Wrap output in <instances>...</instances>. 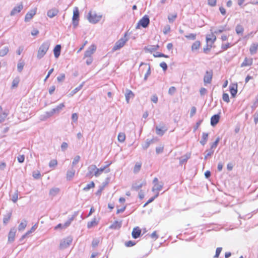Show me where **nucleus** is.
Instances as JSON below:
<instances>
[{
  "label": "nucleus",
  "instance_id": "1",
  "mask_svg": "<svg viewBox=\"0 0 258 258\" xmlns=\"http://www.w3.org/2000/svg\"><path fill=\"white\" fill-rule=\"evenodd\" d=\"M50 46V43L48 41H46L43 43L39 48L37 53L38 59H41L47 52Z\"/></svg>",
  "mask_w": 258,
  "mask_h": 258
},
{
  "label": "nucleus",
  "instance_id": "2",
  "mask_svg": "<svg viewBox=\"0 0 258 258\" xmlns=\"http://www.w3.org/2000/svg\"><path fill=\"white\" fill-rule=\"evenodd\" d=\"M150 23V19L148 15H145L138 22L136 26V29L140 28V26L146 28H147Z\"/></svg>",
  "mask_w": 258,
  "mask_h": 258
},
{
  "label": "nucleus",
  "instance_id": "3",
  "mask_svg": "<svg viewBox=\"0 0 258 258\" xmlns=\"http://www.w3.org/2000/svg\"><path fill=\"white\" fill-rule=\"evenodd\" d=\"M127 39L125 38V35L123 38H120L119 40H118L114 45L112 48V51H115L118 49H120L122 48L127 41Z\"/></svg>",
  "mask_w": 258,
  "mask_h": 258
},
{
  "label": "nucleus",
  "instance_id": "4",
  "mask_svg": "<svg viewBox=\"0 0 258 258\" xmlns=\"http://www.w3.org/2000/svg\"><path fill=\"white\" fill-rule=\"evenodd\" d=\"M73 238L71 236L67 237L61 240L59 244L60 249H66L72 243Z\"/></svg>",
  "mask_w": 258,
  "mask_h": 258
},
{
  "label": "nucleus",
  "instance_id": "5",
  "mask_svg": "<svg viewBox=\"0 0 258 258\" xmlns=\"http://www.w3.org/2000/svg\"><path fill=\"white\" fill-rule=\"evenodd\" d=\"M79 20V12L78 8L75 7L73 11V16L72 18L73 25L74 28L78 25Z\"/></svg>",
  "mask_w": 258,
  "mask_h": 258
},
{
  "label": "nucleus",
  "instance_id": "6",
  "mask_svg": "<svg viewBox=\"0 0 258 258\" xmlns=\"http://www.w3.org/2000/svg\"><path fill=\"white\" fill-rule=\"evenodd\" d=\"M111 164V162H110L106 165L100 167V168H97L96 172L95 173V176L96 177H98L100 174L102 173L103 171H104V172L106 173L109 172L110 169L108 168V167Z\"/></svg>",
  "mask_w": 258,
  "mask_h": 258
},
{
  "label": "nucleus",
  "instance_id": "7",
  "mask_svg": "<svg viewBox=\"0 0 258 258\" xmlns=\"http://www.w3.org/2000/svg\"><path fill=\"white\" fill-rule=\"evenodd\" d=\"M101 18V16H98L95 13L92 14L91 12L88 14V19L89 21L93 24L98 22Z\"/></svg>",
  "mask_w": 258,
  "mask_h": 258
},
{
  "label": "nucleus",
  "instance_id": "8",
  "mask_svg": "<svg viewBox=\"0 0 258 258\" xmlns=\"http://www.w3.org/2000/svg\"><path fill=\"white\" fill-rule=\"evenodd\" d=\"M88 172L86 176L89 178H91L93 176H95V173L96 172L97 167L95 165H90L87 168Z\"/></svg>",
  "mask_w": 258,
  "mask_h": 258
},
{
  "label": "nucleus",
  "instance_id": "9",
  "mask_svg": "<svg viewBox=\"0 0 258 258\" xmlns=\"http://www.w3.org/2000/svg\"><path fill=\"white\" fill-rule=\"evenodd\" d=\"M17 230L15 227L11 228L9 234H8V241L9 243H12L14 241L15 239V235Z\"/></svg>",
  "mask_w": 258,
  "mask_h": 258
},
{
  "label": "nucleus",
  "instance_id": "10",
  "mask_svg": "<svg viewBox=\"0 0 258 258\" xmlns=\"http://www.w3.org/2000/svg\"><path fill=\"white\" fill-rule=\"evenodd\" d=\"M213 72L212 71H206V74L204 77V82L205 84L211 83L212 79Z\"/></svg>",
  "mask_w": 258,
  "mask_h": 258
},
{
  "label": "nucleus",
  "instance_id": "11",
  "mask_svg": "<svg viewBox=\"0 0 258 258\" xmlns=\"http://www.w3.org/2000/svg\"><path fill=\"white\" fill-rule=\"evenodd\" d=\"M23 8L22 3L19 4L17 6L15 7L10 13V15L13 16L16 14L20 13Z\"/></svg>",
  "mask_w": 258,
  "mask_h": 258
},
{
  "label": "nucleus",
  "instance_id": "12",
  "mask_svg": "<svg viewBox=\"0 0 258 258\" xmlns=\"http://www.w3.org/2000/svg\"><path fill=\"white\" fill-rule=\"evenodd\" d=\"M36 9H35L34 10H31L28 12L25 15V21L29 22L36 14Z\"/></svg>",
  "mask_w": 258,
  "mask_h": 258
},
{
  "label": "nucleus",
  "instance_id": "13",
  "mask_svg": "<svg viewBox=\"0 0 258 258\" xmlns=\"http://www.w3.org/2000/svg\"><path fill=\"white\" fill-rule=\"evenodd\" d=\"M96 50V46L92 45L90 46L87 50L85 51L84 53V57H91V55Z\"/></svg>",
  "mask_w": 258,
  "mask_h": 258
},
{
  "label": "nucleus",
  "instance_id": "14",
  "mask_svg": "<svg viewBox=\"0 0 258 258\" xmlns=\"http://www.w3.org/2000/svg\"><path fill=\"white\" fill-rule=\"evenodd\" d=\"M146 184V182L145 181H143L142 182H136L134 183L132 187V189L135 190H138L140 188H141L143 186L145 185Z\"/></svg>",
  "mask_w": 258,
  "mask_h": 258
},
{
  "label": "nucleus",
  "instance_id": "15",
  "mask_svg": "<svg viewBox=\"0 0 258 258\" xmlns=\"http://www.w3.org/2000/svg\"><path fill=\"white\" fill-rule=\"evenodd\" d=\"M59 12V11L56 8H52L47 11V16L50 18H52L56 16Z\"/></svg>",
  "mask_w": 258,
  "mask_h": 258
},
{
  "label": "nucleus",
  "instance_id": "16",
  "mask_svg": "<svg viewBox=\"0 0 258 258\" xmlns=\"http://www.w3.org/2000/svg\"><path fill=\"white\" fill-rule=\"evenodd\" d=\"M141 230L140 229L139 227H137L133 229L132 235L134 238L137 239L140 237V236L141 235Z\"/></svg>",
  "mask_w": 258,
  "mask_h": 258
},
{
  "label": "nucleus",
  "instance_id": "17",
  "mask_svg": "<svg viewBox=\"0 0 258 258\" xmlns=\"http://www.w3.org/2000/svg\"><path fill=\"white\" fill-rule=\"evenodd\" d=\"M216 40V37L214 34L207 35L206 36L207 43H210L212 45Z\"/></svg>",
  "mask_w": 258,
  "mask_h": 258
},
{
  "label": "nucleus",
  "instance_id": "18",
  "mask_svg": "<svg viewBox=\"0 0 258 258\" xmlns=\"http://www.w3.org/2000/svg\"><path fill=\"white\" fill-rule=\"evenodd\" d=\"M220 119V115L218 114H215L212 116L211 118V124L212 126H214L219 122Z\"/></svg>",
  "mask_w": 258,
  "mask_h": 258
},
{
  "label": "nucleus",
  "instance_id": "19",
  "mask_svg": "<svg viewBox=\"0 0 258 258\" xmlns=\"http://www.w3.org/2000/svg\"><path fill=\"white\" fill-rule=\"evenodd\" d=\"M190 157V153H186V154L184 155L183 156H181L179 158V164L180 165H182L184 163H186L188 159H189Z\"/></svg>",
  "mask_w": 258,
  "mask_h": 258
},
{
  "label": "nucleus",
  "instance_id": "20",
  "mask_svg": "<svg viewBox=\"0 0 258 258\" xmlns=\"http://www.w3.org/2000/svg\"><path fill=\"white\" fill-rule=\"evenodd\" d=\"M53 113L51 110L49 111H46L44 113V114L41 115L40 117V119L41 120H45L47 118L50 117L53 115Z\"/></svg>",
  "mask_w": 258,
  "mask_h": 258
},
{
  "label": "nucleus",
  "instance_id": "21",
  "mask_svg": "<svg viewBox=\"0 0 258 258\" xmlns=\"http://www.w3.org/2000/svg\"><path fill=\"white\" fill-rule=\"evenodd\" d=\"M253 59L252 58H248L245 57L243 62L241 64V67H244L246 66H250L252 64Z\"/></svg>",
  "mask_w": 258,
  "mask_h": 258
},
{
  "label": "nucleus",
  "instance_id": "22",
  "mask_svg": "<svg viewBox=\"0 0 258 258\" xmlns=\"http://www.w3.org/2000/svg\"><path fill=\"white\" fill-rule=\"evenodd\" d=\"M28 222L26 219H23L18 226V229L19 231H23L27 226Z\"/></svg>",
  "mask_w": 258,
  "mask_h": 258
},
{
  "label": "nucleus",
  "instance_id": "23",
  "mask_svg": "<svg viewBox=\"0 0 258 258\" xmlns=\"http://www.w3.org/2000/svg\"><path fill=\"white\" fill-rule=\"evenodd\" d=\"M64 104L63 103H60L58 106H57L55 108H53L51 110L53 112V114H58L59 113L62 109L64 107Z\"/></svg>",
  "mask_w": 258,
  "mask_h": 258
},
{
  "label": "nucleus",
  "instance_id": "24",
  "mask_svg": "<svg viewBox=\"0 0 258 258\" xmlns=\"http://www.w3.org/2000/svg\"><path fill=\"white\" fill-rule=\"evenodd\" d=\"M258 48V43H252L249 48V52L251 54H255Z\"/></svg>",
  "mask_w": 258,
  "mask_h": 258
},
{
  "label": "nucleus",
  "instance_id": "25",
  "mask_svg": "<svg viewBox=\"0 0 258 258\" xmlns=\"http://www.w3.org/2000/svg\"><path fill=\"white\" fill-rule=\"evenodd\" d=\"M75 174V170L73 169V168L71 170H68L67 172V179L68 180H71L74 176Z\"/></svg>",
  "mask_w": 258,
  "mask_h": 258
},
{
  "label": "nucleus",
  "instance_id": "26",
  "mask_svg": "<svg viewBox=\"0 0 258 258\" xmlns=\"http://www.w3.org/2000/svg\"><path fill=\"white\" fill-rule=\"evenodd\" d=\"M121 221L119 222L117 221H115L109 226V228L113 229H118L121 227Z\"/></svg>",
  "mask_w": 258,
  "mask_h": 258
},
{
  "label": "nucleus",
  "instance_id": "27",
  "mask_svg": "<svg viewBox=\"0 0 258 258\" xmlns=\"http://www.w3.org/2000/svg\"><path fill=\"white\" fill-rule=\"evenodd\" d=\"M77 212H75L73 215L71 217H70L68 221H67L63 225V227L66 228L68 227L71 223V222L74 220L75 218L77 216Z\"/></svg>",
  "mask_w": 258,
  "mask_h": 258
},
{
  "label": "nucleus",
  "instance_id": "28",
  "mask_svg": "<svg viewBox=\"0 0 258 258\" xmlns=\"http://www.w3.org/2000/svg\"><path fill=\"white\" fill-rule=\"evenodd\" d=\"M61 51V45L59 44L56 45L53 49L54 56L56 58L58 57L60 55Z\"/></svg>",
  "mask_w": 258,
  "mask_h": 258
},
{
  "label": "nucleus",
  "instance_id": "29",
  "mask_svg": "<svg viewBox=\"0 0 258 258\" xmlns=\"http://www.w3.org/2000/svg\"><path fill=\"white\" fill-rule=\"evenodd\" d=\"M60 189L58 187H53L50 189L49 195L52 197L56 196L59 192Z\"/></svg>",
  "mask_w": 258,
  "mask_h": 258
},
{
  "label": "nucleus",
  "instance_id": "30",
  "mask_svg": "<svg viewBox=\"0 0 258 258\" xmlns=\"http://www.w3.org/2000/svg\"><path fill=\"white\" fill-rule=\"evenodd\" d=\"M230 92L231 96L234 97L237 92V84H233L232 86H230Z\"/></svg>",
  "mask_w": 258,
  "mask_h": 258
},
{
  "label": "nucleus",
  "instance_id": "31",
  "mask_svg": "<svg viewBox=\"0 0 258 258\" xmlns=\"http://www.w3.org/2000/svg\"><path fill=\"white\" fill-rule=\"evenodd\" d=\"M208 136L209 134L208 133H202V139L200 141V143L201 144V145L204 146L207 143L208 139Z\"/></svg>",
  "mask_w": 258,
  "mask_h": 258
},
{
  "label": "nucleus",
  "instance_id": "32",
  "mask_svg": "<svg viewBox=\"0 0 258 258\" xmlns=\"http://www.w3.org/2000/svg\"><path fill=\"white\" fill-rule=\"evenodd\" d=\"M125 100H126L127 103H128L130 98L134 97V94L131 90H127L125 94Z\"/></svg>",
  "mask_w": 258,
  "mask_h": 258
},
{
  "label": "nucleus",
  "instance_id": "33",
  "mask_svg": "<svg viewBox=\"0 0 258 258\" xmlns=\"http://www.w3.org/2000/svg\"><path fill=\"white\" fill-rule=\"evenodd\" d=\"M163 186V183L155 184V185H154V186L152 188V191L153 192L157 191V193L162 189Z\"/></svg>",
  "mask_w": 258,
  "mask_h": 258
},
{
  "label": "nucleus",
  "instance_id": "34",
  "mask_svg": "<svg viewBox=\"0 0 258 258\" xmlns=\"http://www.w3.org/2000/svg\"><path fill=\"white\" fill-rule=\"evenodd\" d=\"M201 46V42L200 41H195L191 46V50L195 51L198 50Z\"/></svg>",
  "mask_w": 258,
  "mask_h": 258
},
{
  "label": "nucleus",
  "instance_id": "35",
  "mask_svg": "<svg viewBox=\"0 0 258 258\" xmlns=\"http://www.w3.org/2000/svg\"><path fill=\"white\" fill-rule=\"evenodd\" d=\"M83 85H84V83H82L78 87H76L73 90H72L71 91V92L70 93V95L71 96H73L74 94H75L77 92H78L79 91H80L82 88Z\"/></svg>",
  "mask_w": 258,
  "mask_h": 258
},
{
  "label": "nucleus",
  "instance_id": "36",
  "mask_svg": "<svg viewBox=\"0 0 258 258\" xmlns=\"http://www.w3.org/2000/svg\"><path fill=\"white\" fill-rule=\"evenodd\" d=\"M118 142L123 143L125 140V135L124 133H119L117 136Z\"/></svg>",
  "mask_w": 258,
  "mask_h": 258
},
{
  "label": "nucleus",
  "instance_id": "37",
  "mask_svg": "<svg viewBox=\"0 0 258 258\" xmlns=\"http://www.w3.org/2000/svg\"><path fill=\"white\" fill-rule=\"evenodd\" d=\"M235 31L238 35L242 34L244 31L243 27L240 25H237L235 28Z\"/></svg>",
  "mask_w": 258,
  "mask_h": 258
},
{
  "label": "nucleus",
  "instance_id": "38",
  "mask_svg": "<svg viewBox=\"0 0 258 258\" xmlns=\"http://www.w3.org/2000/svg\"><path fill=\"white\" fill-rule=\"evenodd\" d=\"M9 47L8 46L4 47L3 48L0 50V56H5L9 52Z\"/></svg>",
  "mask_w": 258,
  "mask_h": 258
},
{
  "label": "nucleus",
  "instance_id": "39",
  "mask_svg": "<svg viewBox=\"0 0 258 258\" xmlns=\"http://www.w3.org/2000/svg\"><path fill=\"white\" fill-rule=\"evenodd\" d=\"M25 63L21 60H19L17 64V70L19 72H21L23 69Z\"/></svg>",
  "mask_w": 258,
  "mask_h": 258
},
{
  "label": "nucleus",
  "instance_id": "40",
  "mask_svg": "<svg viewBox=\"0 0 258 258\" xmlns=\"http://www.w3.org/2000/svg\"><path fill=\"white\" fill-rule=\"evenodd\" d=\"M177 15L176 13L173 14H170L168 16V19L170 23H173L175 19L177 18Z\"/></svg>",
  "mask_w": 258,
  "mask_h": 258
},
{
  "label": "nucleus",
  "instance_id": "41",
  "mask_svg": "<svg viewBox=\"0 0 258 258\" xmlns=\"http://www.w3.org/2000/svg\"><path fill=\"white\" fill-rule=\"evenodd\" d=\"M94 186H95V184H94V182L91 181V182H90L89 183L87 184V185L85 187H84L83 190L84 191H88L91 188L94 187Z\"/></svg>",
  "mask_w": 258,
  "mask_h": 258
},
{
  "label": "nucleus",
  "instance_id": "42",
  "mask_svg": "<svg viewBox=\"0 0 258 258\" xmlns=\"http://www.w3.org/2000/svg\"><path fill=\"white\" fill-rule=\"evenodd\" d=\"M153 141L152 140H149V139H147L145 144H144L143 145H142V147H143V148L144 149V150H146L147 149L150 145L151 143H152Z\"/></svg>",
  "mask_w": 258,
  "mask_h": 258
},
{
  "label": "nucleus",
  "instance_id": "43",
  "mask_svg": "<svg viewBox=\"0 0 258 258\" xmlns=\"http://www.w3.org/2000/svg\"><path fill=\"white\" fill-rule=\"evenodd\" d=\"M159 45H150L148 47V50L151 52H152L153 51H155L157 50L159 48Z\"/></svg>",
  "mask_w": 258,
  "mask_h": 258
},
{
  "label": "nucleus",
  "instance_id": "44",
  "mask_svg": "<svg viewBox=\"0 0 258 258\" xmlns=\"http://www.w3.org/2000/svg\"><path fill=\"white\" fill-rule=\"evenodd\" d=\"M97 222L96 221V218H94L92 221H89L87 223L88 228H92L94 225H96Z\"/></svg>",
  "mask_w": 258,
  "mask_h": 258
},
{
  "label": "nucleus",
  "instance_id": "45",
  "mask_svg": "<svg viewBox=\"0 0 258 258\" xmlns=\"http://www.w3.org/2000/svg\"><path fill=\"white\" fill-rule=\"evenodd\" d=\"M212 47V45L210 43H207V45L203 48V51L205 53H208Z\"/></svg>",
  "mask_w": 258,
  "mask_h": 258
},
{
  "label": "nucleus",
  "instance_id": "46",
  "mask_svg": "<svg viewBox=\"0 0 258 258\" xmlns=\"http://www.w3.org/2000/svg\"><path fill=\"white\" fill-rule=\"evenodd\" d=\"M141 165H142L141 163L137 162L134 167V172L135 173L138 172L141 169Z\"/></svg>",
  "mask_w": 258,
  "mask_h": 258
},
{
  "label": "nucleus",
  "instance_id": "47",
  "mask_svg": "<svg viewBox=\"0 0 258 258\" xmlns=\"http://www.w3.org/2000/svg\"><path fill=\"white\" fill-rule=\"evenodd\" d=\"M57 165V161L56 159L51 160L49 163L50 168H54Z\"/></svg>",
  "mask_w": 258,
  "mask_h": 258
},
{
  "label": "nucleus",
  "instance_id": "48",
  "mask_svg": "<svg viewBox=\"0 0 258 258\" xmlns=\"http://www.w3.org/2000/svg\"><path fill=\"white\" fill-rule=\"evenodd\" d=\"M158 196L159 192H157L155 196L150 198L149 200L145 204V205H144V207H146L149 203L152 202L156 198L158 197Z\"/></svg>",
  "mask_w": 258,
  "mask_h": 258
},
{
  "label": "nucleus",
  "instance_id": "49",
  "mask_svg": "<svg viewBox=\"0 0 258 258\" xmlns=\"http://www.w3.org/2000/svg\"><path fill=\"white\" fill-rule=\"evenodd\" d=\"M153 56L155 57H168L169 56L166 54H164L162 53L159 52H156L153 54Z\"/></svg>",
  "mask_w": 258,
  "mask_h": 258
},
{
  "label": "nucleus",
  "instance_id": "50",
  "mask_svg": "<svg viewBox=\"0 0 258 258\" xmlns=\"http://www.w3.org/2000/svg\"><path fill=\"white\" fill-rule=\"evenodd\" d=\"M220 141V138L218 137L216 141L212 144L210 149L214 150L217 146L218 144Z\"/></svg>",
  "mask_w": 258,
  "mask_h": 258
},
{
  "label": "nucleus",
  "instance_id": "51",
  "mask_svg": "<svg viewBox=\"0 0 258 258\" xmlns=\"http://www.w3.org/2000/svg\"><path fill=\"white\" fill-rule=\"evenodd\" d=\"M100 240L98 238H94L92 240V246L93 247H97L99 243Z\"/></svg>",
  "mask_w": 258,
  "mask_h": 258
},
{
  "label": "nucleus",
  "instance_id": "52",
  "mask_svg": "<svg viewBox=\"0 0 258 258\" xmlns=\"http://www.w3.org/2000/svg\"><path fill=\"white\" fill-rule=\"evenodd\" d=\"M214 152V150H212L210 149L209 150H207L206 152L207 153L206 155L205 156L204 159L205 160H207L208 156H210L213 154Z\"/></svg>",
  "mask_w": 258,
  "mask_h": 258
},
{
  "label": "nucleus",
  "instance_id": "53",
  "mask_svg": "<svg viewBox=\"0 0 258 258\" xmlns=\"http://www.w3.org/2000/svg\"><path fill=\"white\" fill-rule=\"evenodd\" d=\"M65 79V74L64 73H61L57 77V81L58 82H62Z\"/></svg>",
  "mask_w": 258,
  "mask_h": 258
},
{
  "label": "nucleus",
  "instance_id": "54",
  "mask_svg": "<svg viewBox=\"0 0 258 258\" xmlns=\"http://www.w3.org/2000/svg\"><path fill=\"white\" fill-rule=\"evenodd\" d=\"M8 114L6 112H4L0 115V123H2L5 121L6 118L8 116Z\"/></svg>",
  "mask_w": 258,
  "mask_h": 258
},
{
  "label": "nucleus",
  "instance_id": "55",
  "mask_svg": "<svg viewBox=\"0 0 258 258\" xmlns=\"http://www.w3.org/2000/svg\"><path fill=\"white\" fill-rule=\"evenodd\" d=\"M196 36H197V35L196 34H194V33H190L188 35H185V37L186 38H187L188 39L192 40H194L196 39Z\"/></svg>",
  "mask_w": 258,
  "mask_h": 258
},
{
  "label": "nucleus",
  "instance_id": "56",
  "mask_svg": "<svg viewBox=\"0 0 258 258\" xmlns=\"http://www.w3.org/2000/svg\"><path fill=\"white\" fill-rule=\"evenodd\" d=\"M148 70L146 72V73L145 74V76H144V80L146 81L148 78V77L151 74V68H150V66L149 64H148Z\"/></svg>",
  "mask_w": 258,
  "mask_h": 258
},
{
  "label": "nucleus",
  "instance_id": "57",
  "mask_svg": "<svg viewBox=\"0 0 258 258\" xmlns=\"http://www.w3.org/2000/svg\"><path fill=\"white\" fill-rule=\"evenodd\" d=\"M80 160V156L77 155V156H75V157L74 158V159L73 161V162H72L73 167L74 166H75V165H76L79 162Z\"/></svg>",
  "mask_w": 258,
  "mask_h": 258
},
{
  "label": "nucleus",
  "instance_id": "58",
  "mask_svg": "<svg viewBox=\"0 0 258 258\" xmlns=\"http://www.w3.org/2000/svg\"><path fill=\"white\" fill-rule=\"evenodd\" d=\"M225 30V26H221L219 29L216 30L214 32V33L217 34L218 33H221Z\"/></svg>",
  "mask_w": 258,
  "mask_h": 258
},
{
  "label": "nucleus",
  "instance_id": "59",
  "mask_svg": "<svg viewBox=\"0 0 258 258\" xmlns=\"http://www.w3.org/2000/svg\"><path fill=\"white\" fill-rule=\"evenodd\" d=\"M176 91V88L174 86H172L170 87L168 90V94L170 95H173L175 93Z\"/></svg>",
  "mask_w": 258,
  "mask_h": 258
},
{
  "label": "nucleus",
  "instance_id": "60",
  "mask_svg": "<svg viewBox=\"0 0 258 258\" xmlns=\"http://www.w3.org/2000/svg\"><path fill=\"white\" fill-rule=\"evenodd\" d=\"M19 83V78H15L14 79L12 82V88H15L17 87L18 85V84Z\"/></svg>",
  "mask_w": 258,
  "mask_h": 258
},
{
  "label": "nucleus",
  "instance_id": "61",
  "mask_svg": "<svg viewBox=\"0 0 258 258\" xmlns=\"http://www.w3.org/2000/svg\"><path fill=\"white\" fill-rule=\"evenodd\" d=\"M156 134L160 136H162L165 133V131H163L161 128L158 127V126L156 127Z\"/></svg>",
  "mask_w": 258,
  "mask_h": 258
},
{
  "label": "nucleus",
  "instance_id": "62",
  "mask_svg": "<svg viewBox=\"0 0 258 258\" xmlns=\"http://www.w3.org/2000/svg\"><path fill=\"white\" fill-rule=\"evenodd\" d=\"M232 45H231V44L230 43H227V44H222V45H221V48L223 50H227L228 48H229V47H230Z\"/></svg>",
  "mask_w": 258,
  "mask_h": 258
},
{
  "label": "nucleus",
  "instance_id": "63",
  "mask_svg": "<svg viewBox=\"0 0 258 258\" xmlns=\"http://www.w3.org/2000/svg\"><path fill=\"white\" fill-rule=\"evenodd\" d=\"M37 225L36 224H35L34 225H33L31 228L26 233L29 235L31 233H32V232H33L34 231H35V230L37 229Z\"/></svg>",
  "mask_w": 258,
  "mask_h": 258
},
{
  "label": "nucleus",
  "instance_id": "64",
  "mask_svg": "<svg viewBox=\"0 0 258 258\" xmlns=\"http://www.w3.org/2000/svg\"><path fill=\"white\" fill-rule=\"evenodd\" d=\"M222 99L223 100L226 102H229V95L227 93H223L222 95Z\"/></svg>",
  "mask_w": 258,
  "mask_h": 258
}]
</instances>
